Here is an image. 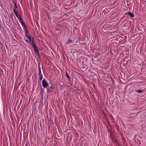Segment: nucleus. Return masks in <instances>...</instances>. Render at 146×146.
I'll use <instances>...</instances> for the list:
<instances>
[{"mask_svg":"<svg viewBox=\"0 0 146 146\" xmlns=\"http://www.w3.org/2000/svg\"><path fill=\"white\" fill-rule=\"evenodd\" d=\"M26 36L29 39V42H31V38L29 36H28V35H26Z\"/></svg>","mask_w":146,"mask_h":146,"instance_id":"6e6552de","label":"nucleus"},{"mask_svg":"<svg viewBox=\"0 0 146 146\" xmlns=\"http://www.w3.org/2000/svg\"><path fill=\"white\" fill-rule=\"evenodd\" d=\"M14 8H15V9L16 8H17V6L16 5V3L15 2H14Z\"/></svg>","mask_w":146,"mask_h":146,"instance_id":"1a4fd4ad","label":"nucleus"},{"mask_svg":"<svg viewBox=\"0 0 146 146\" xmlns=\"http://www.w3.org/2000/svg\"><path fill=\"white\" fill-rule=\"evenodd\" d=\"M32 46L33 47V50L35 52L37 53V55L39 56V53L38 50L37 49V47L35 45L33 44H32Z\"/></svg>","mask_w":146,"mask_h":146,"instance_id":"f257e3e1","label":"nucleus"},{"mask_svg":"<svg viewBox=\"0 0 146 146\" xmlns=\"http://www.w3.org/2000/svg\"><path fill=\"white\" fill-rule=\"evenodd\" d=\"M15 15L18 19H19V20H21L22 19L21 17L18 14V13H17V14H16Z\"/></svg>","mask_w":146,"mask_h":146,"instance_id":"423d86ee","label":"nucleus"},{"mask_svg":"<svg viewBox=\"0 0 146 146\" xmlns=\"http://www.w3.org/2000/svg\"><path fill=\"white\" fill-rule=\"evenodd\" d=\"M39 75L40 80H41L42 79L43 76L42 74H41L40 68H39Z\"/></svg>","mask_w":146,"mask_h":146,"instance_id":"20e7f679","label":"nucleus"},{"mask_svg":"<svg viewBox=\"0 0 146 146\" xmlns=\"http://www.w3.org/2000/svg\"><path fill=\"white\" fill-rule=\"evenodd\" d=\"M13 11L15 15L17 14V12L16 9H15V8H14L13 9Z\"/></svg>","mask_w":146,"mask_h":146,"instance_id":"0eeeda50","label":"nucleus"},{"mask_svg":"<svg viewBox=\"0 0 146 146\" xmlns=\"http://www.w3.org/2000/svg\"><path fill=\"white\" fill-rule=\"evenodd\" d=\"M47 90H48V89H47Z\"/></svg>","mask_w":146,"mask_h":146,"instance_id":"4468645a","label":"nucleus"},{"mask_svg":"<svg viewBox=\"0 0 146 146\" xmlns=\"http://www.w3.org/2000/svg\"><path fill=\"white\" fill-rule=\"evenodd\" d=\"M42 82L43 86L44 88L48 86V84L46 82L45 80H43Z\"/></svg>","mask_w":146,"mask_h":146,"instance_id":"7ed1b4c3","label":"nucleus"},{"mask_svg":"<svg viewBox=\"0 0 146 146\" xmlns=\"http://www.w3.org/2000/svg\"><path fill=\"white\" fill-rule=\"evenodd\" d=\"M126 14H127L129 15L131 17H134V14L133 13H131V12H128L126 13Z\"/></svg>","mask_w":146,"mask_h":146,"instance_id":"39448f33","label":"nucleus"},{"mask_svg":"<svg viewBox=\"0 0 146 146\" xmlns=\"http://www.w3.org/2000/svg\"><path fill=\"white\" fill-rule=\"evenodd\" d=\"M66 77H67L68 78H69L70 77H69V76L67 74V73L66 74Z\"/></svg>","mask_w":146,"mask_h":146,"instance_id":"f8f14e48","label":"nucleus"},{"mask_svg":"<svg viewBox=\"0 0 146 146\" xmlns=\"http://www.w3.org/2000/svg\"><path fill=\"white\" fill-rule=\"evenodd\" d=\"M20 21L22 23V26L24 27L25 30L26 31V32H27V29L26 27L25 24V23L23 22V21L22 20V19L20 20Z\"/></svg>","mask_w":146,"mask_h":146,"instance_id":"f03ea898","label":"nucleus"},{"mask_svg":"<svg viewBox=\"0 0 146 146\" xmlns=\"http://www.w3.org/2000/svg\"><path fill=\"white\" fill-rule=\"evenodd\" d=\"M25 31V33H26V35H27V34H28V31H27V32H26V31Z\"/></svg>","mask_w":146,"mask_h":146,"instance_id":"ddd939ff","label":"nucleus"},{"mask_svg":"<svg viewBox=\"0 0 146 146\" xmlns=\"http://www.w3.org/2000/svg\"><path fill=\"white\" fill-rule=\"evenodd\" d=\"M71 41L72 40H70V39L68 40L67 41V43L68 44L70 42H71Z\"/></svg>","mask_w":146,"mask_h":146,"instance_id":"9b49d317","label":"nucleus"},{"mask_svg":"<svg viewBox=\"0 0 146 146\" xmlns=\"http://www.w3.org/2000/svg\"><path fill=\"white\" fill-rule=\"evenodd\" d=\"M142 91V90H137V92L141 93Z\"/></svg>","mask_w":146,"mask_h":146,"instance_id":"9d476101","label":"nucleus"}]
</instances>
